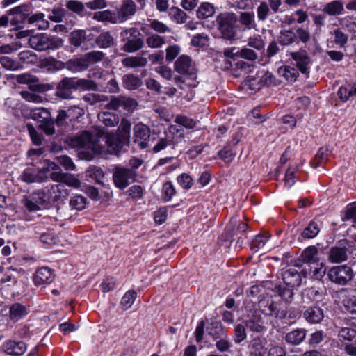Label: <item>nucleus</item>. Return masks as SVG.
Returning a JSON list of instances; mask_svg holds the SVG:
<instances>
[{"label": "nucleus", "instance_id": "obj_1", "mask_svg": "<svg viewBox=\"0 0 356 356\" xmlns=\"http://www.w3.org/2000/svg\"><path fill=\"white\" fill-rule=\"evenodd\" d=\"M131 127V122L127 119H122L116 134L113 133L106 134L105 142L109 152L116 154L124 145L129 143Z\"/></svg>", "mask_w": 356, "mask_h": 356}, {"label": "nucleus", "instance_id": "obj_2", "mask_svg": "<svg viewBox=\"0 0 356 356\" xmlns=\"http://www.w3.org/2000/svg\"><path fill=\"white\" fill-rule=\"evenodd\" d=\"M218 29L223 38L232 40L237 33L238 17L234 13L227 12L220 14L216 19Z\"/></svg>", "mask_w": 356, "mask_h": 356}, {"label": "nucleus", "instance_id": "obj_3", "mask_svg": "<svg viewBox=\"0 0 356 356\" xmlns=\"http://www.w3.org/2000/svg\"><path fill=\"white\" fill-rule=\"evenodd\" d=\"M62 40L51 37L45 33H38L31 36L29 40L31 48L38 51L56 49L62 45Z\"/></svg>", "mask_w": 356, "mask_h": 356}, {"label": "nucleus", "instance_id": "obj_4", "mask_svg": "<svg viewBox=\"0 0 356 356\" xmlns=\"http://www.w3.org/2000/svg\"><path fill=\"white\" fill-rule=\"evenodd\" d=\"M136 175L135 170L117 166L113 174V183L117 188L124 189L134 182Z\"/></svg>", "mask_w": 356, "mask_h": 356}, {"label": "nucleus", "instance_id": "obj_5", "mask_svg": "<svg viewBox=\"0 0 356 356\" xmlns=\"http://www.w3.org/2000/svg\"><path fill=\"white\" fill-rule=\"evenodd\" d=\"M330 281L338 284H347L353 277L352 268L347 265H341L332 267L327 272Z\"/></svg>", "mask_w": 356, "mask_h": 356}, {"label": "nucleus", "instance_id": "obj_6", "mask_svg": "<svg viewBox=\"0 0 356 356\" xmlns=\"http://www.w3.org/2000/svg\"><path fill=\"white\" fill-rule=\"evenodd\" d=\"M96 141V138L89 131H83L81 134L70 138L69 145L78 149H86L95 152V145Z\"/></svg>", "mask_w": 356, "mask_h": 356}, {"label": "nucleus", "instance_id": "obj_7", "mask_svg": "<svg viewBox=\"0 0 356 356\" xmlns=\"http://www.w3.org/2000/svg\"><path fill=\"white\" fill-rule=\"evenodd\" d=\"M133 140L135 144H137L141 149L149 147V141L150 137L149 128L141 123H137L134 125Z\"/></svg>", "mask_w": 356, "mask_h": 356}, {"label": "nucleus", "instance_id": "obj_8", "mask_svg": "<svg viewBox=\"0 0 356 356\" xmlns=\"http://www.w3.org/2000/svg\"><path fill=\"white\" fill-rule=\"evenodd\" d=\"M136 106L137 102L134 99L124 96L112 97L107 104L109 109L117 110L122 108L127 112H132Z\"/></svg>", "mask_w": 356, "mask_h": 356}, {"label": "nucleus", "instance_id": "obj_9", "mask_svg": "<svg viewBox=\"0 0 356 356\" xmlns=\"http://www.w3.org/2000/svg\"><path fill=\"white\" fill-rule=\"evenodd\" d=\"M49 202H63L69 195V191L62 184H54L46 187Z\"/></svg>", "mask_w": 356, "mask_h": 356}, {"label": "nucleus", "instance_id": "obj_10", "mask_svg": "<svg viewBox=\"0 0 356 356\" xmlns=\"http://www.w3.org/2000/svg\"><path fill=\"white\" fill-rule=\"evenodd\" d=\"M16 81L20 84H28L31 90L38 92H44L46 90L45 86L42 84H38V79L36 76L30 74L24 73L16 76Z\"/></svg>", "mask_w": 356, "mask_h": 356}, {"label": "nucleus", "instance_id": "obj_11", "mask_svg": "<svg viewBox=\"0 0 356 356\" xmlns=\"http://www.w3.org/2000/svg\"><path fill=\"white\" fill-rule=\"evenodd\" d=\"M291 58L296 62V67L302 74L309 73L310 59L305 51L291 53Z\"/></svg>", "mask_w": 356, "mask_h": 356}, {"label": "nucleus", "instance_id": "obj_12", "mask_svg": "<svg viewBox=\"0 0 356 356\" xmlns=\"http://www.w3.org/2000/svg\"><path fill=\"white\" fill-rule=\"evenodd\" d=\"M72 90H75L72 78H65L58 85L56 95L62 99L72 98Z\"/></svg>", "mask_w": 356, "mask_h": 356}, {"label": "nucleus", "instance_id": "obj_13", "mask_svg": "<svg viewBox=\"0 0 356 356\" xmlns=\"http://www.w3.org/2000/svg\"><path fill=\"white\" fill-rule=\"evenodd\" d=\"M326 270L325 264L318 261L316 262L315 264L308 266V268H305L302 270V273H304V277L309 275L315 280H320L325 275Z\"/></svg>", "mask_w": 356, "mask_h": 356}, {"label": "nucleus", "instance_id": "obj_14", "mask_svg": "<svg viewBox=\"0 0 356 356\" xmlns=\"http://www.w3.org/2000/svg\"><path fill=\"white\" fill-rule=\"evenodd\" d=\"M54 280V274L48 267L40 268L34 275V283L37 286L50 284Z\"/></svg>", "mask_w": 356, "mask_h": 356}, {"label": "nucleus", "instance_id": "obj_15", "mask_svg": "<svg viewBox=\"0 0 356 356\" xmlns=\"http://www.w3.org/2000/svg\"><path fill=\"white\" fill-rule=\"evenodd\" d=\"M52 180L56 182H62L68 186L78 188L81 186V181L78 178L72 174L63 173L62 172H54L52 175Z\"/></svg>", "mask_w": 356, "mask_h": 356}, {"label": "nucleus", "instance_id": "obj_16", "mask_svg": "<svg viewBox=\"0 0 356 356\" xmlns=\"http://www.w3.org/2000/svg\"><path fill=\"white\" fill-rule=\"evenodd\" d=\"M136 11V6L132 0H123L118 15L119 22L127 20L135 14Z\"/></svg>", "mask_w": 356, "mask_h": 356}, {"label": "nucleus", "instance_id": "obj_17", "mask_svg": "<svg viewBox=\"0 0 356 356\" xmlns=\"http://www.w3.org/2000/svg\"><path fill=\"white\" fill-rule=\"evenodd\" d=\"M3 348L8 355L19 356L26 350V345L23 341L10 340L5 342Z\"/></svg>", "mask_w": 356, "mask_h": 356}, {"label": "nucleus", "instance_id": "obj_18", "mask_svg": "<svg viewBox=\"0 0 356 356\" xmlns=\"http://www.w3.org/2000/svg\"><path fill=\"white\" fill-rule=\"evenodd\" d=\"M284 283L287 287L296 288L302 282L301 275L296 269L286 270L282 275Z\"/></svg>", "mask_w": 356, "mask_h": 356}, {"label": "nucleus", "instance_id": "obj_19", "mask_svg": "<svg viewBox=\"0 0 356 356\" xmlns=\"http://www.w3.org/2000/svg\"><path fill=\"white\" fill-rule=\"evenodd\" d=\"M245 327L251 332L264 333L267 327L266 323L260 316H253L245 321Z\"/></svg>", "mask_w": 356, "mask_h": 356}, {"label": "nucleus", "instance_id": "obj_20", "mask_svg": "<svg viewBox=\"0 0 356 356\" xmlns=\"http://www.w3.org/2000/svg\"><path fill=\"white\" fill-rule=\"evenodd\" d=\"M95 35L91 32L87 33L83 30L74 31L70 34V43L75 46L79 47L85 41H91L94 39Z\"/></svg>", "mask_w": 356, "mask_h": 356}, {"label": "nucleus", "instance_id": "obj_21", "mask_svg": "<svg viewBox=\"0 0 356 356\" xmlns=\"http://www.w3.org/2000/svg\"><path fill=\"white\" fill-rule=\"evenodd\" d=\"M238 22L244 27V29L250 30L257 28L255 15L252 11L241 12Z\"/></svg>", "mask_w": 356, "mask_h": 356}, {"label": "nucleus", "instance_id": "obj_22", "mask_svg": "<svg viewBox=\"0 0 356 356\" xmlns=\"http://www.w3.org/2000/svg\"><path fill=\"white\" fill-rule=\"evenodd\" d=\"M348 259L347 250L345 248L332 247L328 253V261L331 263H341Z\"/></svg>", "mask_w": 356, "mask_h": 356}, {"label": "nucleus", "instance_id": "obj_23", "mask_svg": "<svg viewBox=\"0 0 356 356\" xmlns=\"http://www.w3.org/2000/svg\"><path fill=\"white\" fill-rule=\"evenodd\" d=\"M176 143H177V141L174 139L173 132L169 130V131L165 133L164 137H161L157 140L153 147L152 151L154 153H158L164 149L166 147Z\"/></svg>", "mask_w": 356, "mask_h": 356}, {"label": "nucleus", "instance_id": "obj_24", "mask_svg": "<svg viewBox=\"0 0 356 356\" xmlns=\"http://www.w3.org/2000/svg\"><path fill=\"white\" fill-rule=\"evenodd\" d=\"M19 179L26 183H33V182H42L47 179V176L43 177L40 171L36 175L35 170L32 168H28L25 169L23 172L20 175Z\"/></svg>", "mask_w": 356, "mask_h": 356}, {"label": "nucleus", "instance_id": "obj_25", "mask_svg": "<svg viewBox=\"0 0 356 356\" xmlns=\"http://www.w3.org/2000/svg\"><path fill=\"white\" fill-rule=\"evenodd\" d=\"M307 321L311 323H318L323 318V310L318 307H309L303 313Z\"/></svg>", "mask_w": 356, "mask_h": 356}, {"label": "nucleus", "instance_id": "obj_26", "mask_svg": "<svg viewBox=\"0 0 356 356\" xmlns=\"http://www.w3.org/2000/svg\"><path fill=\"white\" fill-rule=\"evenodd\" d=\"M175 68L179 74H189L192 70L191 58L188 56H181L175 62Z\"/></svg>", "mask_w": 356, "mask_h": 356}, {"label": "nucleus", "instance_id": "obj_27", "mask_svg": "<svg viewBox=\"0 0 356 356\" xmlns=\"http://www.w3.org/2000/svg\"><path fill=\"white\" fill-rule=\"evenodd\" d=\"M28 313L29 307L19 303L13 304L10 307V318L15 322L26 316Z\"/></svg>", "mask_w": 356, "mask_h": 356}, {"label": "nucleus", "instance_id": "obj_28", "mask_svg": "<svg viewBox=\"0 0 356 356\" xmlns=\"http://www.w3.org/2000/svg\"><path fill=\"white\" fill-rule=\"evenodd\" d=\"M124 67L136 68L147 65V59L140 56H129L122 60Z\"/></svg>", "mask_w": 356, "mask_h": 356}, {"label": "nucleus", "instance_id": "obj_29", "mask_svg": "<svg viewBox=\"0 0 356 356\" xmlns=\"http://www.w3.org/2000/svg\"><path fill=\"white\" fill-rule=\"evenodd\" d=\"M302 261L308 266L319 261L318 250L315 246H309L302 253Z\"/></svg>", "mask_w": 356, "mask_h": 356}, {"label": "nucleus", "instance_id": "obj_30", "mask_svg": "<svg viewBox=\"0 0 356 356\" xmlns=\"http://www.w3.org/2000/svg\"><path fill=\"white\" fill-rule=\"evenodd\" d=\"M306 337V331L304 329H296L286 334L285 340L293 345L300 344Z\"/></svg>", "mask_w": 356, "mask_h": 356}, {"label": "nucleus", "instance_id": "obj_31", "mask_svg": "<svg viewBox=\"0 0 356 356\" xmlns=\"http://www.w3.org/2000/svg\"><path fill=\"white\" fill-rule=\"evenodd\" d=\"M337 95L342 102H347L350 97L356 95V87L350 83L343 85L339 88Z\"/></svg>", "mask_w": 356, "mask_h": 356}, {"label": "nucleus", "instance_id": "obj_32", "mask_svg": "<svg viewBox=\"0 0 356 356\" xmlns=\"http://www.w3.org/2000/svg\"><path fill=\"white\" fill-rule=\"evenodd\" d=\"M343 3L340 0H334L327 3L323 11L329 15H339L343 13Z\"/></svg>", "mask_w": 356, "mask_h": 356}, {"label": "nucleus", "instance_id": "obj_33", "mask_svg": "<svg viewBox=\"0 0 356 356\" xmlns=\"http://www.w3.org/2000/svg\"><path fill=\"white\" fill-rule=\"evenodd\" d=\"M251 353L255 356H263L266 353L265 341L260 337H254L250 343Z\"/></svg>", "mask_w": 356, "mask_h": 356}, {"label": "nucleus", "instance_id": "obj_34", "mask_svg": "<svg viewBox=\"0 0 356 356\" xmlns=\"http://www.w3.org/2000/svg\"><path fill=\"white\" fill-rule=\"evenodd\" d=\"M277 73L280 76L284 77L290 82L295 81L298 76V70L290 66L280 67L277 70Z\"/></svg>", "mask_w": 356, "mask_h": 356}, {"label": "nucleus", "instance_id": "obj_35", "mask_svg": "<svg viewBox=\"0 0 356 356\" xmlns=\"http://www.w3.org/2000/svg\"><path fill=\"white\" fill-rule=\"evenodd\" d=\"M27 21L29 24H36L39 29H47L49 26V22L44 19L42 13H37L30 15Z\"/></svg>", "mask_w": 356, "mask_h": 356}, {"label": "nucleus", "instance_id": "obj_36", "mask_svg": "<svg viewBox=\"0 0 356 356\" xmlns=\"http://www.w3.org/2000/svg\"><path fill=\"white\" fill-rule=\"evenodd\" d=\"M215 13L214 6L209 3H202L196 11V15L199 19H206L212 17Z\"/></svg>", "mask_w": 356, "mask_h": 356}, {"label": "nucleus", "instance_id": "obj_37", "mask_svg": "<svg viewBox=\"0 0 356 356\" xmlns=\"http://www.w3.org/2000/svg\"><path fill=\"white\" fill-rule=\"evenodd\" d=\"M142 80L134 74H127L123 77V86L128 90H136L142 85Z\"/></svg>", "mask_w": 356, "mask_h": 356}, {"label": "nucleus", "instance_id": "obj_38", "mask_svg": "<svg viewBox=\"0 0 356 356\" xmlns=\"http://www.w3.org/2000/svg\"><path fill=\"white\" fill-rule=\"evenodd\" d=\"M98 119L106 127H114L119 122L118 117L111 113L102 112L98 115Z\"/></svg>", "mask_w": 356, "mask_h": 356}, {"label": "nucleus", "instance_id": "obj_39", "mask_svg": "<svg viewBox=\"0 0 356 356\" xmlns=\"http://www.w3.org/2000/svg\"><path fill=\"white\" fill-rule=\"evenodd\" d=\"M73 84L75 89L81 88L85 90H95L97 89L96 83L91 81L85 79H78L76 78H72Z\"/></svg>", "mask_w": 356, "mask_h": 356}, {"label": "nucleus", "instance_id": "obj_40", "mask_svg": "<svg viewBox=\"0 0 356 356\" xmlns=\"http://www.w3.org/2000/svg\"><path fill=\"white\" fill-rule=\"evenodd\" d=\"M68 65L71 70L76 72L83 71L89 67L85 56L79 58H74L70 60L68 62Z\"/></svg>", "mask_w": 356, "mask_h": 356}, {"label": "nucleus", "instance_id": "obj_41", "mask_svg": "<svg viewBox=\"0 0 356 356\" xmlns=\"http://www.w3.org/2000/svg\"><path fill=\"white\" fill-rule=\"evenodd\" d=\"M146 44L148 47L152 49H159L165 44L164 38L158 34L153 33L149 35L146 38Z\"/></svg>", "mask_w": 356, "mask_h": 356}, {"label": "nucleus", "instance_id": "obj_42", "mask_svg": "<svg viewBox=\"0 0 356 356\" xmlns=\"http://www.w3.org/2000/svg\"><path fill=\"white\" fill-rule=\"evenodd\" d=\"M143 40L140 38L128 40L124 44L123 49L127 52H135L143 47Z\"/></svg>", "mask_w": 356, "mask_h": 356}, {"label": "nucleus", "instance_id": "obj_43", "mask_svg": "<svg viewBox=\"0 0 356 356\" xmlns=\"http://www.w3.org/2000/svg\"><path fill=\"white\" fill-rule=\"evenodd\" d=\"M95 43L99 48H108L113 44V38L109 33L104 32L96 38Z\"/></svg>", "mask_w": 356, "mask_h": 356}, {"label": "nucleus", "instance_id": "obj_44", "mask_svg": "<svg viewBox=\"0 0 356 356\" xmlns=\"http://www.w3.org/2000/svg\"><path fill=\"white\" fill-rule=\"evenodd\" d=\"M31 115L33 120L40 122L47 121L50 118V113L48 110L42 107L32 109Z\"/></svg>", "mask_w": 356, "mask_h": 356}, {"label": "nucleus", "instance_id": "obj_45", "mask_svg": "<svg viewBox=\"0 0 356 356\" xmlns=\"http://www.w3.org/2000/svg\"><path fill=\"white\" fill-rule=\"evenodd\" d=\"M137 297V293L134 290L127 291L122 296L120 304L124 309H129L134 304Z\"/></svg>", "mask_w": 356, "mask_h": 356}, {"label": "nucleus", "instance_id": "obj_46", "mask_svg": "<svg viewBox=\"0 0 356 356\" xmlns=\"http://www.w3.org/2000/svg\"><path fill=\"white\" fill-rule=\"evenodd\" d=\"M261 312L267 316H270L276 310L277 307L271 300H261L259 302Z\"/></svg>", "mask_w": 356, "mask_h": 356}, {"label": "nucleus", "instance_id": "obj_47", "mask_svg": "<svg viewBox=\"0 0 356 356\" xmlns=\"http://www.w3.org/2000/svg\"><path fill=\"white\" fill-rule=\"evenodd\" d=\"M31 195L33 196V200L39 204L40 207L50 204L46 188L34 192Z\"/></svg>", "mask_w": 356, "mask_h": 356}, {"label": "nucleus", "instance_id": "obj_48", "mask_svg": "<svg viewBox=\"0 0 356 356\" xmlns=\"http://www.w3.org/2000/svg\"><path fill=\"white\" fill-rule=\"evenodd\" d=\"M93 19L99 22L115 23V17L110 10L98 11L94 13Z\"/></svg>", "mask_w": 356, "mask_h": 356}, {"label": "nucleus", "instance_id": "obj_49", "mask_svg": "<svg viewBox=\"0 0 356 356\" xmlns=\"http://www.w3.org/2000/svg\"><path fill=\"white\" fill-rule=\"evenodd\" d=\"M320 227L316 222L312 221L302 232V236L305 238H314L319 232Z\"/></svg>", "mask_w": 356, "mask_h": 356}, {"label": "nucleus", "instance_id": "obj_50", "mask_svg": "<svg viewBox=\"0 0 356 356\" xmlns=\"http://www.w3.org/2000/svg\"><path fill=\"white\" fill-rule=\"evenodd\" d=\"M61 172L59 166L56 164L54 162H51L47 161V165L42 169L40 170V175L45 177V176H47V178L49 177L52 179V175L54 172Z\"/></svg>", "mask_w": 356, "mask_h": 356}, {"label": "nucleus", "instance_id": "obj_51", "mask_svg": "<svg viewBox=\"0 0 356 356\" xmlns=\"http://www.w3.org/2000/svg\"><path fill=\"white\" fill-rule=\"evenodd\" d=\"M342 303L346 310L350 313H356V296L351 294H345L343 296Z\"/></svg>", "mask_w": 356, "mask_h": 356}, {"label": "nucleus", "instance_id": "obj_52", "mask_svg": "<svg viewBox=\"0 0 356 356\" xmlns=\"http://www.w3.org/2000/svg\"><path fill=\"white\" fill-rule=\"evenodd\" d=\"M170 16L172 19L178 24H183L186 22L187 15L179 8L173 7L170 9Z\"/></svg>", "mask_w": 356, "mask_h": 356}, {"label": "nucleus", "instance_id": "obj_53", "mask_svg": "<svg viewBox=\"0 0 356 356\" xmlns=\"http://www.w3.org/2000/svg\"><path fill=\"white\" fill-rule=\"evenodd\" d=\"M35 92L36 91L34 90H24L20 92V95L24 99L29 102H33L35 104L42 103L44 100V98L42 96L36 94Z\"/></svg>", "mask_w": 356, "mask_h": 356}, {"label": "nucleus", "instance_id": "obj_54", "mask_svg": "<svg viewBox=\"0 0 356 356\" xmlns=\"http://www.w3.org/2000/svg\"><path fill=\"white\" fill-rule=\"evenodd\" d=\"M271 12L266 1H262L257 8V17L259 21L264 22Z\"/></svg>", "mask_w": 356, "mask_h": 356}, {"label": "nucleus", "instance_id": "obj_55", "mask_svg": "<svg viewBox=\"0 0 356 356\" xmlns=\"http://www.w3.org/2000/svg\"><path fill=\"white\" fill-rule=\"evenodd\" d=\"M342 220H352L353 223H356V202L347 205Z\"/></svg>", "mask_w": 356, "mask_h": 356}, {"label": "nucleus", "instance_id": "obj_56", "mask_svg": "<svg viewBox=\"0 0 356 356\" xmlns=\"http://www.w3.org/2000/svg\"><path fill=\"white\" fill-rule=\"evenodd\" d=\"M245 327V325L243 324H237L234 326V341L236 343H240L246 339Z\"/></svg>", "mask_w": 356, "mask_h": 356}, {"label": "nucleus", "instance_id": "obj_57", "mask_svg": "<svg viewBox=\"0 0 356 356\" xmlns=\"http://www.w3.org/2000/svg\"><path fill=\"white\" fill-rule=\"evenodd\" d=\"M341 340L352 341L356 339V330L350 327H343L339 332Z\"/></svg>", "mask_w": 356, "mask_h": 356}, {"label": "nucleus", "instance_id": "obj_58", "mask_svg": "<svg viewBox=\"0 0 356 356\" xmlns=\"http://www.w3.org/2000/svg\"><path fill=\"white\" fill-rule=\"evenodd\" d=\"M86 202V199L83 196L75 195L70 200V205L72 209L82 210L85 209Z\"/></svg>", "mask_w": 356, "mask_h": 356}, {"label": "nucleus", "instance_id": "obj_59", "mask_svg": "<svg viewBox=\"0 0 356 356\" xmlns=\"http://www.w3.org/2000/svg\"><path fill=\"white\" fill-rule=\"evenodd\" d=\"M175 188L171 182H166L163 184L162 188V198L166 201H170L175 194Z\"/></svg>", "mask_w": 356, "mask_h": 356}, {"label": "nucleus", "instance_id": "obj_60", "mask_svg": "<svg viewBox=\"0 0 356 356\" xmlns=\"http://www.w3.org/2000/svg\"><path fill=\"white\" fill-rule=\"evenodd\" d=\"M149 27L159 33L170 32V29L165 24L157 19L149 20Z\"/></svg>", "mask_w": 356, "mask_h": 356}, {"label": "nucleus", "instance_id": "obj_61", "mask_svg": "<svg viewBox=\"0 0 356 356\" xmlns=\"http://www.w3.org/2000/svg\"><path fill=\"white\" fill-rule=\"evenodd\" d=\"M177 183L184 188L189 189L192 187L193 180L192 177L186 173H182L177 178Z\"/></svg>", "mask_w": 356, "mask_h": 356}, {"label": "nucleus", "instance_id": "obj_62", "mask_svg": "<svg viewBox=\"0 0 356 356\" xmlns=\"http://www.w3.org/2000/svg\"><path fill=\"white\" fill-rule=\"evenodd\" d=\"M84 56L90 66L92 64L102 60L104 56V54L100 51H94L87 53Z\"/></svg>", "mask_w": 356, "mask_h": 356}, {"label": "nucleus", "instance_id": "obj_63", "mask_svg": "<svg viewBox=\"0 0 356 356\" xmlns=\"http://www.w3.org/2000/svg\"><path fill=\"white\" fill-rule=\"evenodd\" d=\"M296 39V33L292 31H284L281 33L280 42L283 45L290 44L295 42Z\"/></svg>", "mask_w": 356, "mask_h": 356}, {"label": "nucleus", "instance_id": "obj_64", "mask_svg": "<svg viewBox=\"0 0 356 356\" xmlns=\"http://www.w3.org/2000/svg\"><path fill=\"white\" fill-rule=\"evenodd\" d=\"M180 47L177 44L168 46L165 49V58L167 61H172L180 53Z\"/></svg>", "mask_w": 356, "mask_h": 356}]
</instances>
